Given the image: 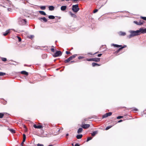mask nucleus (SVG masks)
<instances>
[{"mask_svg": "<svg viewBox=\"0 0 146 146\" xmlns=\"http://www.w3.org/2000/svg\"><path fill=\"white\" fill-rule=\"evenodd\" d=\"M67 8L66 6H62L61 7V10L62 11H65Z\"/></svg>", "mask_w": 146, "mask_h": 146, "instance_id": "13", "label": "nucleus"}, {"mask_svg": "<svg viewBox=\"0 0 146 146\" xmlns=\"http://www.w3.org/2000/svg\"><path fill=\"white\" fill-rule=\"evenodd\" d=\"M53 146V145H48V146Z\"/></svg>", "mask_w": 146, "mask_h": 146, "instance_id": "53", "label": "nucleus"}, {"mask_svg": "<svg viewBox=\"0 0 146 146\" xmlns=\"http://www.w3.org/2000/svg\"><path fill=\"white\" fill-rule=\"evenodd\" d=\"M8 9V11H10L11 10V8H8V9Z\"/></svg>", "mask_w": 146, "mask_h": 146, "instance_id": "49", "label": "nucleus"}, {"mask_svg": "<svg viewBox=\"0 0 146 146\" xmlns=\"http://www.w3.org/2000/svg\"><path fill=\"white\" fill-rule=\"evenodd\" d=\"M72 145V146H74V144L73 143H72L71 144Z\"/></svg>", "mask_w": 146, "mask_h": 146, "instance_id": "52", "label": "nucleus"}, {"mask_svg": "<svg viewBox=\"0 0 146 146\" xmlns=\"http://www.w3.org/2000/svg\"><path fill=\"white\" fill-rule=\"evenodd\" d=\"M93 61H95L96 62H98L100 61V58H92Z\"/></svg>", "mask_w": 146, "mask_h": 146, "instance_id": "12", "label": "nucleus"}, {"mask_svg": "<svg viewBox=\"0 0 146 146\" xmlns=\"http://www.w3.org/2000/svg\"><path fill=\"white\" fill-rule=\"evenodd\" d=\"M92 139V137H88L87 138V140H86L87 142H88L89 141L91 140Z\"/></svg>", "mask_w": 146, "mask_h": 146, "instance_id": "32", "label": "nucleus"}, {"mask_svg": "<svg viewBox=\"0 0 146 146\" xmlns=\"http://www.w3.org/2000/svg\"><path fill=\"white\" fill-rule=\"evenodd\" d=\"M111 123L112 124V125L111 126H108L105 129V130H107L111 128L114 125H115L117 123L115 121H113Z\"/></svg>", "mask_w": 146, "mask_h": 146, "instance_id": "7", "label": "nucleus"}, {"mask_svg": "<svg viewBox=\"0 0 146 146\" xmlns=\"http://www.w3.org/2000/svg\"><path fill=\"white\" fill-rule=\"evenodd\" d=\"M24 127H25V128H26V126H25V125H24Z\"/></svg>", "mask_w": 146, "mask_h": 146, "instance_id": "54", "label": "nucleus"}, {"mask_svg": "<svg viewBox=\"0 0 146 146\" xmlns=\"http://www.w3.org/2000/svg\"><path fill=\"white\" fill-rule=\"evenodd\" d=\"M86 60L89 61H93L92 58H90V59L87 58L86 59Z\"/></svg>", "mask_w": 146, "mask_h": 146, "instance_id": "37", "label": "nucleus"}, {"mask_svg": "<svg viewBox=\"0 0 146 146\" xmlns=\"http://www.w3.org/2000/svg\"><path fill=\"white\" fill-rule=\"evenodd\" d=\"M12 133H15V131L13 129H8Z\"/></svg>", "mask_w": 146, "mask_h": 146, "instance_id": "23", "label": "nucleus"}, {"mask_svg": "<svg viewBox=\"0 0 146 146\" xmlns=\"http://www.w3.org/2000/svg\"><path fill=\"white\" fill-rule=\"evenodd\" d=\"M123 117V116H119L117 117V119H119Z\"/></svg>", "mask_w": 146, "mask_h": 146, "instance_id": "36", "label": "nucleus"}, {"mask_svg": "<svg viewBox=\"0 0 146 146\" xmlns=\"http://www.w3.org/2000/svg\"><path fill=\"white\" fill-rule=\"evenodd\" d=\"M69 13L72 17L74 18H76V15L75 14L73 13L72 12H69Z\"/></svg>", "mask_w": 146, "mask_h": 146, "instance_id": "16", "label": "nucleus"}, {"mask_svg": "<svg viewBox=\"0 0 146 146\" xmlns=\"http://www.w3.org/2000/svg\"><path fill=\"white\" fill-rule=\"evenodd\" d=\"M24 142H23V141L21 143V145H23L24 144Z\"/></svg>", "mask_w": 146, "mask_h": 146, "instance_id": "51", "label": "nucleus"}, {"mask_svg": "<svg viewBox=\"0 0 146 146\" xmlns=\"http://www.w3.org/2000/svg\"><path fill=\"white\" fill-rule=\"evenodd\" d=\"M23 142H25V139H26V135L24 134L23 135Z\"/></svg>", "mask_w": 146, "mask_h": 146, "instance_id": "25", "label": "nucleus"}, {"mask_svg": "<svg viewBox=\"0 0 146 146\" xmlns=\"http://www.w3.org/2000/svg\"><path fill=\"white\" fill-rule=\"evenodd\" d=\"M82 136L83 135L82 134L78 135L76 136V137L77 139H80L82 137Z\"/></svg>", "mask_w": 146, "mask_h": 146, "instance_id": "18", "label": "nucleus"}, {"mask_svg": "<svg viewBox=\"0 0 146 146\" xmlns=\"http://www.w3.org/2000/svg\"><path fill=\"white\" fill-rule=\"evenodd\" d=\"M33 126L35 128L42 129L43 128V126L42 125H36V124H34Z\"/></svg>", "mask_w": 146, "mask_h": 146, "instance_id": "10", "label": "nucleus"}, {"mask_svg": "<svg viewBox=\"0 0 146 146\" xmlns=\"http://www.w3.org/2000/svg\"><path fill=\"white\" fill-rule=\"evenodd\" d=\"M39 13L41 15H46V13L44 11H39Z\"/></svg>", "mask_w": 146, "mask_h": 146, "instance_id": "20", "label": "nucleus"}, {"mask_svg": "<svg viewBox=\"0 0 146 146\" xmlns=\"http://www.w3.org/2000/svg\"><path fill=\"white\" fill-rule=\"evenodd\" d=\"M84 58V57L83 56H79L78 57V58L79 59Z\"/></svg>", "mask_w": 146, "mask_h": 146, "instance_id": "39", "label": "nucleus"}, {"mask_svg": "<svg viewBox=\"0 0 146 146\" xmlns=\"http://www.w3.org/2000/svg\"><path fill=\"white\" fill-rule=\"evenodd\" d=\"M1 60L5 62L7 61V59L5 58H1Z\"/></svg>", "mask_w": 146, "mask_h": 146, "instance_id": "31", "label": "nucleus"}, {"mask_svg": "<svg viewBox=\"0 0 146 146\" xmlns=\"http://www.w3.org/2000/svg\"><path fill=\"white\" fill-rule=\"evenodd\" d=\"M112 114L111 112H109L106 113L102 117L103 118H106L108 117V116H110Z\"/></svg>", "mask_w": 146, "mask_h": 146, "instance_id": "9", "label": "nucleus"}, {"mask_svg": "<svg viewBox=\"0 0 146 146\" xmlns=\"http://www.w3.org/2000/svg\"><path fill=\"white\" fill-rule=\"evenodd\" d=\"M79 9L78 4L72 5V10L74 12L76 13L79 11Z\"/></svg>", "mask_w": 146, "mask_h": 146, "instance_id": "4", "label": "nucleus"}, {"mask_svg": "<svg viewBox=\"0 0 146 146\" xmlns=\"http://www.w3.org/2000/svg\"><path fill=\"white\" fill-rule=\"evenodd\" d=\"M75 146H80V145L78 143L75 144L74 145Z\"/></svg>", "mask_w": 146, "mask_h": 146, "instance_id": "47", "label": "nucleus"}, {"mask_svg": "<svg viewBox=\"0 0 146 146\" xmlns=\"http://www.w3.org/2000/svg\"><path fill=\"white\" fill-rule=\"evenodd\" d=\"M69 135V134L68 133H67L66 134V137H67Z\"/></svg>", "mask_w": 146, "mask_h": 146, "instance_id": "50", "label": "nucleus"}, {"mask_svg": "<svg viewBox=\"0 0 146 146\" xmlns=\"http://www.w3.org/2000/svg\"><path fill=\"white\" fill-rule=\"evenodd\" d=\"M78 55L77 54H74L70 57H69L66 60H65L64 61V62L65 63H67L69 62H70V61L74 59V58L76 57V56Z\"/></svg>", "mask_w": 146, "mask_h": 146, "instance_id": "3", "label": "nucleus"}, {"mask_svg": "<svg viewBox=\"0 0 146 146\" xmlns=\"http://www.w3.org/2000/svg\"><path fill=\"white\" fill-rule=\"evenodd\" d=\"M21 21L23 22V24H25L26 23V19H24L22 20Z\"/></svg>", "mask_w": 146, "mask_h": 146, "instance_id": "29", "label": "nucleus"}, {"mask_svg": "<svg viewBox=\"0 0 146 146\" xmlns=\"http://www.w3.org/2000/svg\"><path fill=\"white\" fill-rule=\"evenodd\" d=\"M21 146H23V145H21Z\"/></svg>", "mask_w": 146, "mask_h": 146, "instance_id": "55", "label": "nucleus"}, {"mask_svg": "<svg viewBox=\"0 0 146 146\" xmlns=\"http://www.w3.org/2000/svg\"><path fill=\"white\" fill-rule=\"evenodd\" d=\"M13 30L14 31H15V30H14V29H13Z\"/></svg>", "mask_w": 146, "mask_h": 146, "instance_id": "56", "label": "nucleus"}, {"mask_svg": "<svg viewBox=\"0 0 146 146\" xmlns=\"http://www.w3.org/2000/svg\"><path fill=\"white\" fill-rule=\"evenodd\" d=\"M76 62V61H74V60H73V61H71L70 62H69V64H72V63H75Z\"/></svg>", "mask_w": 146, "mask_h": 146, "instance_id": "40", "label": "nucleus"}, {"mask_svg": "<svg viewBox=\"0 0 146 146\" xmlns=\"http://www.w3.org/2000/svg\"><path fill=\"white\" fill-rule=\"evenodd\" d=\"M83 130V129L81 128H79L77 131V133H81Z\"/></svg>", "mask_w": 146, "mask_h": 146, "instance_id": "22", "label": "nucleus"}, {"mask_svg": "<svg viewBox=\"0 0 146 146\" xmlns=\"http://www.w3.org/2000/svg\"><path fill=\"white\" fill-rule=\"evenodd\" d=\"M98 11V9H95L93 11V13H96Z\"/></svg>", "mask_w": 146, "mask_h": 146, "instance_id": "38", "label": "nucleus"}, {"mask_svg": "<svg viewBox=\"0 0 146 146\" xmlns=\"http://www.w3.org/2000/svg\"><path fill=\"white\" fill-rule=\"evenodd\" d=\"M62 55V52L60 51H58L56 52L53 55L54 57H56L61 56Z\"/></svg>", "mask_w": 146, "mask_h": 146, "instance_id": "5", "label": "nucleus"}, {"mask_svg": "<svg viewBox=\"0 0 146 146\" xmlns=\"http://www.w3.org/2000/svg\"><path fill=\"white\" fill-rule=\"evenodd\" d=\"M9 33V31H6V32L5 33H4L3 34V35H4V36H6Z\"/></svg>", "mask_w": 146, "mask_h": 146, "instance_id": "33", "label": "nucleus"}, {"mask_svg": "<svg viewBox=\"0 0 146 146\" xmlns=\"http://www.w3.org/2000/svg\"><path fill=\"white\" fill-rule=\"evenodd\" d=\"M37 145L38 146H44V145L43 144H40L39 143L37 144Z\"/></svg>", "mask_w": 146, "mask_h": 146, "instance_id": "44", "label": "nucleus"}, {"mask_svg": "<svg viewBox=\"0 0 146 146\" xmlns=\"http://www.w3.org/2000/svg\"><path fill=\"white\" fill-rule=\"evenodd\" d=\"M134 23L137 25H142L144 23V21H143L140 20L138 21H134Z\"/></svg>", "mask_w": 146, "mask_h": 146, "instance_id": "6", "label": "nucleus"}, {"mask_svg": "<svg viewBox=\"0 0 146 146\" xmlns=\"http://www.w3.org/2000/svg\"><path fill=\"white\" fill-rule=\"evenodd\" d=\"M92 118V117L89 118V119H90Z\"/></svg>", "mask_w": 146, "mask_h": 146, "instance_id": "57", "label": "nucleus"}, {"mask_svg": "<svg viewBox=\"0 0 146 146\" xmlns=\"http://www.w3.org/2000/svg\"><path fill=\"white\" fill-rule=\"evenodd\" d=\"M4 116V114L3 113H0V118H2Z\"/></svg>", "mask_w": 146, "mask_h": 146, "instance_id": "27", "label": "nucleus"}, {"mask_svg": "<svg viewBox=\"0 0 146 146\" xmlns=\"http://www.w3.org/2000/svg\"><path fill=\"white\" fill-rule=\"evenodd\" d=\"M39 19L40 20H42L43 21H44L45 22H46L47 21V20L45 17L40 18Z\"/></svg>", "mask_w": 146, "mask_h": 146, "instance_id": "15", "label": "nucleus"}, {"mask_svg": "<svg viewBox=\"0 0 146 146\" xmlns=\"http://www.w3.org/2000/svg\"><path fill=\"white\" fill-rule=\"evenodd\" d=\"M130 33L131 34L128 36L129 38L140 35V31L139 30H137L136 31H131Z\"/></svg>", "mask_w": 146, "mask_h": 146, "instance_id": "2", "label": "nucleus"}, {"mask_svg": "<svg viewBox=\"0 0 146 146\" xmlns=\"http://www.w3.org/2000/svg\"><path fill=\"white\" fill-rule=\"evenodd\" d=\"M17 38H18V40H19V42H20V41H21V38L20 37H19V36H17Z\"/></svg>", "mask_w": 146, "mask_h": 146, "instance_id": "42", "label": "nucleus"}, {"mask_svg": "<svg viewBox=\"0 0 146 146\" xmlns=\"http://www.w3.org/2000/svg\"><path fill=\"white\" fill-rule=\"evenodd\" d=\"M102 54H98V57H100L102 56Z\"/></svg>", "mask_w": 146, "mask_h": 146, "instance_id": "46", "label": "nucleus"}, {"mask_svg": "<svg viewBox=\"0 0 146 146\" xmlns=\"http://www.w3.org/2000/svg\"><path fill=\"white\" fill-rule=\"evenodd\" d=\"M90 126V125L89 124H82L81 125V127L84 129H87Z\"/></svg>", "mask_w": 146, "mask_h": 146, "instance_id": "8", "label": "nucleus"}, {"mask_svg": "<svg viewBox=\"0 0 146 146\" xmlns=\"http://www.w3.org/2000/svg\"><path fill=\"white\" fill-rule=\"evenodd\" d=\"M92 66L94 67L96 66H100V65L97 63H95V62H93L92 63Z\"/></svg>", "mask_w": 146, "mask_h": 146, "instance_id": "17", "label": "nucleus"}, {"mask_svg": "<svg viewBox=\"0 0 146 146\" xmlns=\"http://www.w3.org/2000/svg\"><path fill=\"white\" fill-rule=\"evenodd\" d=\"M98 53V51L97 52H95V53H94V54H93L91 52H89V53H88V55H94V54H96L97 53Z\"/></svg>", "mask_w": 146, "mask_h": 146, "instance_id": "28", "label": "nucleus"}, {"mask_svg": "<svg viewBox=\"0 0 146 146\" xmlns=\"http://www.w3.org/2000/svg\"><path fill=\"white\" fill-rule=\"evenodd\" d=\"M48 18L50 19H54L55 18V17L53 15H49L48 16Z\"/></svg>", "mask_w": 146, "mask_h": 146, "instance_id": "24", "label": "nucleus"}, {"mask_svg": "<svg viewBox=\"0 0 146 146\" xmlns=\"http://www.w3.org/2000/svg\"><path fill=\"white\" fill-rule=\"evenodd\" d=\"M66 54H72L69 52V51H66Z\"/></svg>", "mask_w": 146, "mask_h": 146, "instance_id": "41", "label": "nucleus"}, {"mask_svg": "<svg viewBox=\"0 0 146 146\" xmlns=\"http://www.w3.org/2000/svg\"><path fill=\"white\" fill-rule=\"evenodd\" d=\"M119 35L121 36H124L126 35V33L123 32H120Z\"/></svg>", "mask_w": 146, "mask_h": 146, "instance_id": "26", "label": "nucleus"}, {"mask_svg": "<svg viewBox=\"0 0 146 146\" xmlns=\"http://www.w3.org/2000/svg\"><path fill=\"white\" fill-rule=\"evenodd\" d=\"M122 121H123V120H119L118 121V123H120V122H122Z\"/></svg>", "mask_w": 146, "mask_h": 146, "instance_id": "48", "label": "nucleus"}, {"mask_svg": "<svg viewBox=\"0 0 146 146\" xmlns=\"http://www.w3.org/2000/svg\"><path fill=\"white\" fill-rule=\"evenodd\" d=\"M140 18L146 21V17H141Z\"/></svg>", "mask_w": 146, "mask_h": 146, "instance_id": "35", "label": "nucleus"}, {"mask_svg": "<svg viewBox=\"0 0 146 146\" xmlns=\"http://www.w3.org/2000/svg\"><path fill=\"white\" fill-rule=\"evenodd\" d=\"M21 74H24L26 76L28 75V73L27 72L25 71H23L21 72Z\"/></svg>", "mask_w": 146, "mask_h": 146, "instance_id": "14", "label": "nucleus"}, {"mask_svg": "<svg viewBox=\"0 0 146 146\" xmlns=\"http://www.w3.org/2000/svg\"><path fill=\"white\" fill-rule=\"evenodd\" d=\"M48 8L49 10L50 11H53L54 9V7L53 6H49Z\"/></svg>", "mask_w": 146, "mask_h": 146, "instance_id": "19", "label": "nucleus"}, {"mask_svg": "<svg viewBox=\"0 0 146 146\" xmlns=\"http://www.w3.org/2000/svg\"><path fill=\"white\" fill-rule=\"evenodd\" d=\"M133 110L135 111H138V110L137 108H135Z\"/></svg>", "mask_w": 146, "mask_h": 146, "instance_id": "45", "label": "nucleus"}, {"mask_svg": "<svg viewBox=\"0 0 146 146\" xmlns=\"http://www.w3.org/2000/svg\"><path fill=\"white\" fill-rule=\"evenodd\" d=\"M111 46H113L115 47H120L118 50L114 52V54L117 55V54L123 48L126 47H127V46L126 45H124L123 46H122L121 45H119L116 44H111Z\"/></svg>", "mask_w": 146, "mask_h": 146, "instance_id": "1", "label": "nucleus"}, {"mask_svg": "<svg viewBox=\"0 0 146 146\" xmlns=\"http://www.w3.org/2000/svg\"><path fill=\"white\" fill-rule=\"evenodd\" d=\"M40 8L42 10H45L46 9V7L45 6H42L40 7Z\"/></svg>", "mask_w": 146, "mask_h": 146, "instance_id": "34", "label": "nucleus"}, {"mask_svg": "<svg viewBox=\"0 0 146 146\" xmlns=\"http://www.w3.org/2000/svg\"><path fill=\"white\" fill-rule=\"evenodd\" d=\"M139 31H140V33H146V28L144 29L141 28L140 29Z\"/></svg>", "mask_w": 146, "mask_h": 146, "instance_id": "11", "label": "nucleus"}, {"mask_svg": "<svg viewBox=\"0 0 146 146\" xmlns=\"http://www.w3.org/2000/svg\"><path fill=\"white\" fill-rule=\"evenodd\" d=\"M98 133V131H94L91 133V135L93 136H94L95 135Z\"/></svg>", "mask_w": 146, "mask_h": 146, "instance_id": "21", "label": "nucleus"}, {"mask_svg": "<svg viewBox=\"0 0 146 146\" xmlns=\"http://www.w3.org/2000/svg\"><path fill=\"white\" fill-rule=\"evenodd\" d=\"M51 51L52 52H54V48H51Z\"/></svg>", "mask_w": 146, "mask_h": 146, "instance_id": "43", "label": "nucleus"}, {"mask_svg": "<svg viewBox=\"0 0 146 146\" xmlns=\"http://www.w3.org/2000/svg\"><path fill=\"white\" fill-rule=\"evenodd\" d=\"M6 75V74L5 73L3 72H0V76H3Z\"/></svg>", "mask_w": 146, "mask_h": 146, "instance_id": "30", "label": "nucleus"}]
</instances>
